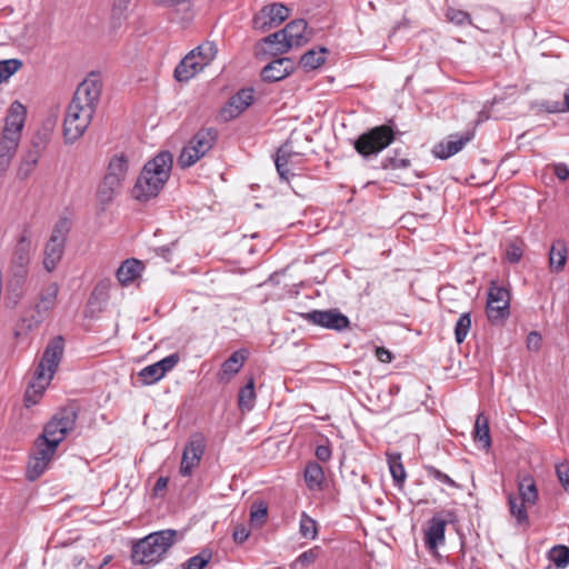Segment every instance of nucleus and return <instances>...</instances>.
Listing matches in <instances>:
<instances>
[{
	"label": "nucleus",
	"mask_w": 569,
	"mask_h": 569,
	"mask_svg": "<svg viewBox=\"0 0 569 569\" xmlns=\"http://www.w3.org/2000/svg\"><path fill=\"white\" fill-rule=\"evenodd\" d=\"M101 80L91 73L77 88L63 122L66 142L80 139L96 113L101 94Z\"/></svg>",
	"instance_id": "obj_1"
},
{
	"label": "nucleus",
	"mask_w": 569,
	"mask_h": 569,
	"mask_svg": "<svg viewBox=\"0 0 569 569\" xmlns=\"http://www.w3.org/2000/svg\"><path fill=\"white\" fill-rule=\"evenodd\" d=\"M172 167L173 157L169 151H160L149 159L136 179L131 197L140 203L156 199L169 181Z\"/></svg>",
	"instance_id": "obj_2"
},
{
	"label": "nucleus",
	"mask_w": 569,
	"mask_h": 569,
	"mask_svg": "<svg viewBox=\"0 0 569 569\" xmlns=\"http://www.w3.org/2000/svg\"><path fill=\"white\" fill-rule=\"evenodd\" d=\"M63 350L64 340L61 336L54 337L46 347L42 358L33 373V379L24 393V403L27 407L36 405L41 398L62 359Z\"/></svg>",
	"instance_id": "obj_3"
},
{
	"label": "nucleus",
	"mask_w": 569,
	"mask_h": 569,
	"mask_svg": "<svg viewBox=\"0 0 569 569\" xmlns=\"http://www.w3.org/2000/svg\"><path fill=\"white\" fill-rule=\"evenodd\" d=\"M178 531L166 529L152 532L134 542L131 549V559L138 565H156L173 546Z\"/></svg>",
	"instance_id": "obj_4"
},
{
	"label": "nucleus",
	"mask_w": 569,
	"mask_h": 569,
	"mask_svg": "<svg viewBox=\"0 0 569 569\" xmlns=\"http://www.w3.org/2000/svg\"><path fill=\"white\" fill-rule=\"evenodd\" d=\"M59 289L57 282H50L40 290L34 299V305L21 319L22 329L31 331L50 317L57 305Z\"/></svg>",
	"instance_id": "obj_5"
},
{
	"label": "nucleus",
	"mask_w": 569,
	"mask_h": 569,
	"mask_svg": "<svg viewBox=\"0 0 569 569\" xmlns=\"http://www.w3.org/2000/svg\"><path fill=\"white\" fill-rule=\"evenodd\" d=\"M218 50L213 42L207 41L191 50L176 67L174 78L186 82L203 70L216 57Z\"/></svg>",
	"instance_id": "obj_6"
},
{
	"label": "nucleus",
	"mask_w": 569,
	"mask_h": 569,
	"mask_svg": "<svg viewBox=\"0 0 569 569\" xmlns=\"http://www.w3.org/2000/svg\"><path fill=\"white\" fill-rule=\"evenodd\" d=\"M79 406L76 402L69 403L60 408L48 421L40 435V440L52 442L57 441V446L64 440L67 435L74 429L78 418Z\"/></svg>",
	"instance_id": "obj_7"
},
{
	"label": "nucleus",
	"mask_w": 569,
	"mask_h": 569,
	"mask_svg": "<svg viewBox=\"0 0 569 569\" xmlns=\"http://www.w3.org/2000/svg\"><path fill=\"white\" fill-rule=\"evenodd\" d=\"M70 229L71 221L66 217L56 222L43 252V268L48 272H52L61 261Z\"/></svg>",
	"instance_id": "obj_8"
},
{
	"label": "nucleus",
	"mask_w": 569,
	"mask_h": 569,
	"mask_svg": "<svg viewBox=\"0 0 569 569\" xmlns=\"http://www.w3.org/2000/svg\"><path fill=\"white\" fill-rule=\"evenodd\" d=\"M510 295L503 287L492 284L488 292L486 312L491 322L501 321L509 316Z\"/></svg>",
	"instance_id": "obj_9"
},
{
	"label": "nucleus",
	"mask_w": 569,
	"mask_h": 569,
	"mask_svg": "<svg viewBox=\"0 0 569 569\" xmlns=\"http://www.w3.org/2000/svg\"><path fill=\"white\" fill-rule=\"evenodd\" d=\"M27 117V108L20 101H13L7 112L2 131L6 142H19Z\"/></svg>",
	"instance_id": "obj_10"
},
{
	"label": "nucleus",
	"mask_w": 569,
	"mask_h": 569,
	"mask_svg": "<svg viewBox=\"0 0 569 569\" xmlns=\"http://www.w3.org/2000/svg\"><path fill=\"white\" fill-rule=\"evenodd\" d=\"M289 17V9L282 3L264 6L253 17V27L257 30L268 31L280 26Z\"/></svg>",
	"instance_id": "obj_11"
},
{
	"label": "nucleus",
	"mask_w": 569,
	"mask_h": 569,
	"mask_svg": "<svg viewBox=\"0 0 569 569\" xmlns=\"http://www.w3.org/2000/svg\"><path fill=\"white\" fill-rule=\"evenodd\" d=\"M32 249L31 228L24 224L17 240L12 254V264L17 268L16 276L24 277L27 266L30 262V252Z\"/></svg>",
	"instance_id": "obj_12"
},
{
	"label": "nucleus",
	"mask_w": 569,
	"mask_h": 569,
	"mask_svg": "<svg viewBox=\"0 0 569 569\" xmlns=\"http://www.w3.org/2000/svg\"><path fill=\"white\" fill-rule=\"evenodd\" d=\"M291 144H281L274 157L277 172L282 181L288 182L293 176L292 169L302 162V153L293 151Z\"/></svg>",
	"instance_id": "obj_13"
},
{
	"label": "nucleus",
	"mask_w": 569,
	"mask_h": 569,
	"mask_svg": "<svg viewBox=\"0 0 569 569\" xmlns=\"http://www.w3.org/2000/svg\"><path fill=\"white\" fill-rule=\"evenodd\" d=\"M305 318L315 325L337 331H342L350 325L348 317L337 309L312 310L306 313Z\"/></svg>",
	"instance_id": "obj_14"
},
{
	"label": "nucleus",
	"mask_w": 569,
	"mask_h": 569,
	"mask_svg": "<svg viewBox=\"0 0 569 569\" xmlns=\"http://www.w3.org/2000/svg\"><path fill=\"white\" fill-rule=\"evenodd\" d=\"M204 439L201 436H194L187 443L181 459L180 473L183 477H189L196 467L199 466L201 458L204 453Z\"/></svg>",
	"instance_id": "obj_15"
},
{
	"label": "nucleus",
	"mask_w": 569,
	"mask_h": 569,
	"mask_svg": "<svg viewBox=\"0 0 569 569\" xmlns=\"http://www.w3.org/2000/svg\"><path fill=\"white\" fill-rule=\"evenodd\" d=\"M253 102V89L244 88L233 94L219 112L222 121H230L240 116Z\"/></svg>",
	"instance_id": "obj_16"
},
{
	"label": "nucleus",
	"mask_w": 569,
	"mask_h": 569,
	"mask_svg": "<svg viewBox=\"0 0 569 569\" xmlns=\"http://www.w3.org/2000/svg\"><path fill=\"white\" fill-rule=\"evenodd\" d=\"M307 22L303 19H296L290 21L282 31L286 36V41L282 51H289L293 47H301L308 42L305 32L307 30Z\"/></svg>",
	"instance_id": "obj_17"
},
{
	"label": "nucleus",
	"mask_w": 569,
	"mask_h": 569,
	"mask_svg": "<svg viewBox=\"0 0 569 569\" xmlns=\"http://www.w3.org/2000/svg\"><path fill=\"white\" fill-rule=\"evenodd\" d=\"M295 70V63L290 58H278L268 63L261 72L264 81L276 82L284 79Z\"/></svg>",
	"instance_id": "obj_18"
},
{
	"label": "nucleus",
	"mask_w": 569,
	"mask_h": 569,
	"mask_svg": "<svg viewBox=\"0 0 569 569\" xmlns=\"http://www.w3.org/2000/svg\"><path fill=\"white\" fill-rule=\"evenodd\" d=\"M247 350L240 349L226 359L219 372L217 373V379L219 382H229L232 377H234L243 367L244 361L247 359Z\"/></svg>",
	"instance_id": "obj_19"
},
{
	"label": "nucleus",
	"mask_w": 569,
	"mask_h": 569,
	"mask_svg": "<svg viewBox=\"0 0 569 569\" xmlns=\"http://www.w3.org/2000/svg\"><path fill=\"white\" fill-rule=\"evenodd\" d=\"M122 184L123 182L119 178L104 174L97 188L96 196L98 202L103 207L109 206L120 193Z\"/></svg>",
	"instance_id": "obj_20"
},
{
	"label": "nucleus",
	"mask_w": 569,
	"mask_h": 569,
	"mask_svg": "<svg viewBox=\"0 0 569 569\" xmlns=\"http://www.w3.org/2000/svg\"><path fill=\"white\" fill-rule=\"evenodd\" d=\"M447 521L439 515L433 516L428 521V528L425 535V543L430 550H435L445 542V531Z\"/></svg>",
	"instance_id": "obj_21"
},
{
	"label": "nucleus",
	"mask_w": 569,
	"mask_h": 569,
	"mask_svg": "<svg viewBox=\"0 0 569 569\" xmlns=\"http://www.w3.org/2000/svg\"><path fill=\"white\" fill-rule=\"evenodd\" d=\"M212 144H184L177 163L181 169H188L203 158L211 149Z\"/></svg>",
	"instance_id": "obj_22"
},
{
	"label": "nucleus",
	"mask_w": 569,
	"mask_h": 569,
	"mask_svg": "<svg viewBox=\"0 0 569 569\" xmlns=\"http://www.w3.org/2000/svg\"><path fill=\"white\" fill-rule=\"evenodd\" d=\"M400 134L401 133L399 131H395L391 126L382 124L372 128L352 142H393L399 139Z\"/></svg>",
	"instance_id": "obj_23"
},
{
	"label": "nucleus",
	"mask_w": 569,
	"mask_h": 569,
	"mask_svg": "<svg viewBox=\"0 0 569 569\" xmlns=\"http://www.w3.org/2000/svg\"><path fill=\"white\" fill-rule=\"evenodd\" d=\"M568 259V247L567 242L559 238L556 239L549 250V269L551 272H561L567 263Z\"/></svg>",
	"instance_id": "obj_24"
},
{
	"label": "nucleus",
	"mask_w": 569,
	"mask_h": 569,
	"mask_svg": "<svg viewBox=\"0 0 569 569\" xmlns=\"http://www.w3.org/2000/svg\"><path fill=\"white\" fill-rule=\"evenodd\" d=\"M143 269L142 263L137 259H128L117 270V279L123 286L134 281Z\"/></svg>",
	"instance_id": "obj_25"
},
{
	"label": "nucleus",
	"mask_w": 569,
	"mask_h": 569,
	"mask_svg": "<svg viewBox=\"0 0 569 569\" xmlns=\"http://www.w3.org/2000/svg\"><path fill=\"white\" fill-rule=\"evenodd\" d=\"M129 171V157L124 152L113 154L108 163L106 176L119 178L121 182L124 181Z\"/></svg>",
	"instance_id": "obj_26"
},
{
	"label": "nucleus",
	"mask_w": 569,
	"mask_h": 569,
	"mask_svg": "<svg viewBox=\"0 0 569 569\" xmlns=\"http://www.w3.org/2000/svg\"><path fill=\"white\" fill-rule=\"evenodd\" d=\"M305 481L310 490H320L325 481V472L318 462H309L305 469Z\"/></svg>",
	"instance_id": "obj_27"
},
{
	"label": "nucleus",
	"mask_w": 569,
	"mask_h": 569,
	"mask_svg": "<svg viewBox=\"0 0 569 569\" xmlns=\"http://www.w3.org/2000/svg\"><path fill=\"white\" fill-rule=\"evenodd\" d=\"M473 439L486 449L491 446L489 422L488 418L483 413H479L476 418Z\"/></svg>",
	"instance_id": "obj_28"
},
{
	"label": "nucleus",
	"mask_w": 569,
	"mask_h": 569,
	"mask_svg": "<svg viewBox=\"0 0 569 569\" xmlns=\"http://www.w3.org/2000/svg\"><path fill=\"white\" fill-rule=\"evenodd\" d=\"M518 489L520 493L519 499L522 502H526L528 506H533L537 502L538 490L533 479L530 476H526L519 481Z\"/></svg>",
	"instance_id": "obj_29"
},
{
	"label": "nucleus",
	"mask_w": 569,
	"mask_h": 569,
	"mask_svg": "<svg viewBox=\"0 0 569 569\" xmlns=\"http://www.w3.org/2000/svg\"><path fill=\"white\" fill-rule=\"evenodd\" d=\"M256 391L254 379L251 377L248 382L240 389L238 395L239 408L244 411H250L254 406Z\"/></svg>",
	"instance_id": "obj_30"
},
{
	"label": "nucleus",
	"mask_w": 569,
	"mask_h": 569,
	"mask_svg": "<svg viewBox=\"0 0 569 569\" xmlns=\"http://www.w3.org/2000/svg\"><path fill=\"white\" fill-rule=\"evenodd\" d=\"M388 465L395 485L401 487L406 480V470L400 453H389Z\"/></svg>",
	"instance_id": "obj_31"
},
{
	"label": "nucleus",
	"mask_w": 569,
	"mask_h": 569,
	"mask_svg": "<svg viewBox=\"0 0 569 569\" xmlns=\"http://www.w3.org/2000/svg\"><path fill=\"white\" fill-rule=\"evenodd\" d=\"M327 53L326 48L319 50L311 49L302 54L300 64L307 70H313L319 68L326 61L325 54Z\"/></svg>",
	"instance_id": "obj_32"
},
{
	"label": "nucleus",
	"mask_w": 569,
	"mask_h": 569,
	"mask_svg": "<svg viewBox=\"0 0 569 569\" xmlns=\"http://www.w3.org/2000/svg\"><path fill=\"white\" fill-rule=\"evenodd\" d=\"M509 510L512 517L516 518L519 525L528 523V513L526 510V502H522L518 497L510 495L508 497Z\"/></svg>",
	"instance_id": "obj_33"
},
{
	"label": "nucleus",
	"mask_w": 569,
	"mask_h": 569,
	"mask_svg": "<svg viewBox=\"0 0 569 569\" xmlns=\"http://www.w3.org/2000/svg\"><path fill=\"white\" fill-rule=\"evenodd\" d=\"M471 328V316L469 312H463L458 318L455 326V339L458 345L462 343Z\"/></svg>",
	"instance_id": "obj_34"
},
{
	"label": "nucleus",
	"mask_w": 569,
	"mask_h": 569,
	"mask_svg": "<svg viewBox=\"0 0 569 569\" xmlns=\"http://www.w3.org/2000/svg\"><path fill=\"white\" fill-rule=\"evenodd\" d=\"M212 552L210 549H202L198 555L189 558L181 565L182 569H203L211 560Z\"/></svg>",
	"instance_id": "obj_35"
},
{
	"label": "nucleus",
	"mask_w": 569,
	"mask_h": 569,
	"mask_svg": "<svg viewBox=\"0 0 569 569\" xmlns=\"http://www.w3.org/2000/svg\"><path fill=\"white\" fill-rule=\"evenodd\" d=\"M48 465L49 462L43 460V458L32 455L28 462L27 478L30 481L37 480L44 472Z\"/></svg>",
	"instance_id": "obj_36"
},
{
	"label": "nucleus",
	"mask_w": 569,
	"mask_h": 569,
	"mask_svg": "<svg viewBox=\"0 0 569 569\" xmlns=\"http://www.w3.org/2000/svg\"><path fill=\"white\" fill-rule=\"evenodd\" d=\"M549 559L558 568H566L569 565V548L563 545H558L549 551Z\"/></svg>",
	"instance_id": "obj_37"
},
{
	"label": "nucleus",
	"mask_w": 569,
	"mask_h": 569,
	"mask_svg": "<svg viewBox=\"0 0 569 569\" xmlns=\"http://www.w3.org/2000/svg\"><path fill=\"white\" fill-rule=\"evenodd\" d=\"M57 441L53 440L52 442L40 440V437L37 440V451L33 453L34 456H38L39 458H43L47 462H50L53 458L56 451H57Z\"/></svg>",
	"instance_id": "obj_38"
},
{
	"label": "nucleus",
	"mask_w": 569,
	"mask_h": 569,
	"mask_svg": "<svg viewBox=\"0 0 569 569\" xmlns=\"http://www.w3.org/2000/svg\"><path fill=\"white\" fill-rule=\"evenodd\" d=\"M465 144H433L431 153L441 160H446L462 150Z\"/></svg>",
	"instance_id": "obj_39"
},
{
	"label": "nucleus",
	"mask_w": 569,
	"mask_h": 569,
	"mask_svg": "<svg viewBox=\"0 0 569 569\" xmlns=\"http://www.w3.org/2000/svg\"><path fill=\"white\" fill-rule=\"evenodd\" d=\"M138 376L143 385H152L163 378V375L161 373L157 363L144 367L140 370Z\"/></svg>",
	"instance_id": "obj_40"
},
{
	"label": "nucleus",
	"mask_w": 569,
	"mask_h": 569,
	"mask_svg": "<svg viewBox=\"0 0 569 569\" xmlns=\"http://www.w3.org/2000/svg\"><path fill=\"white\" fill-rule=\"evenodd\" d=\"M409 166L410 160L407 157H402L399 151H395L392 157H386L380 162V167L383 169H406Z\"/></svg>",
	"instance_id": "obj_41"
},
{
	"label": "nucleus",
	"mask_w": 569,
	"mask_h": 569,
	"mask_svg": "<svg viewBox=\"0 0 569 569\" xmlns=\"http://www.w3.org/2000/svg\"><path fill=\"white\" fill-rule=\"evenodd\" d=\"M22 67L19 59H8L0 61V83L8 80Z\"/></svg>",
	"instance_id": "obj_42"
},
{
	"label": "nucleus",
	"mask_w": 569,
	"mask_h": 569,
	"mask_svg": "<svg viewBox=\"0 0 569 569\" xmlns=\"http://www.w3.org/2000/svg\"><path fill=\"white\" fill-rule=\"evenodd\" d=\"M300 533L306 539H315L318 533L316 520L307 516L305 512L300 520Z\"/></svg>",
	"instance_id": "obj_43"
},
{
	"label": "nucleus",
	"mask_w": 569,
	"mask_h": 569,
	"mask_svg": "<svg viewBox=\"0 0 569 569\" xmlns=\"http://www.w3.org/2000/svg\"><path fill=\"white\" fill-rule=\"evenodd\" d=\"M18 144H0V173L7 171Z\"/></svg>",
	"instance_id": "obj_44"
},
{
	"label": "nucleus",
	"mask_w": 569,
	"mask_h": 569,
	"mask_svg": "<svg viewBox=\"0 0 569 569\" xmlns=\"http://www.w3.org/2000/svg\"><path fill=\"white\" fill-rule=\"evenodd\" d=\"M388 146L389 144H353L357 152L367 160L377 157Z\"/></svg>",
	"instance_id": "obj_45"
},
{
	"label": "nucleus",
	"mask_w": 569,
	"mask_h": 569,
	"mask_svg": "<svg viewBox=\"0 0 569 569\" xmlns=\"http://www.w3.org/2000/svg\"><path fill=\"white\" fill-rule=\"evenodd\" d=\"M425 469L427 471L428 477H431L435 480H438L439 482L445 483L451 488H459V485L453 479H451L447 473L440 471L436 467L426 466Z\"/></svg>",
	"instance_id": "obj_46"
},
{
	"label": "nucleus",
	"mask_w": 569,
	"mask_h": 569,
	"mask_svg": "<svg viewBox=\"0 0 569 569\" xmlns=\"http://www.w3.org/2000/svg\"><path fill=\"white\" fill-rule=\"evenodd\" d=\"M268 508L264 503L253 505L250 513L251 523L256 527H261L267 518Z\"/></svg>",
	"instance_id": "obj_47"
},
{
	"label": "nucleus",
	"mask_w": 569,
	"mask_h": 569,
	"mask_svg": "<svg viewBox=\"0 0 569 569\" xmlns=\"http://www.w3.org/2000/svg\"><path fill=\"white\" fill-rule=\"evenodd\" d=\"M263 41L266 43L274 46V53L282 54V53L287 52V51H282L284 42H287L284 32L282 30L269 34L268 37H266L263 39Z\"/></svg>",
	"instance_id": "obj_48"
},
{
	"label": "nucleus",
	"mask_w": 569,
	"mask_h": 569,
	"mask_svg": "<svg viewBox=\"0 0 569 569\" xmlns=\"http://www.w3.org/2000/svg\"><path fill=\"white\" fill-rule=\"evenodd\" d=\"M447 18L449 21L457 26H465L471 23L470 14L462 10L449 9L447 11Z\"/></svg>",
	"instance_id": "obj_49"
},
{
	"label": "nucleus",
	"mask_w": 569,
	"mask_h": 569,
	"mask_svg": "<svg viewBox=\"0 0 569 569\" xmlns=\"http://www.w3.org/2000/svg\"><path fill=\"white\" fill-rule=\"evenodd\" d=\"M180 357L178 353H171L160 361L156 362L161 373L164 376L168 371L172 370L179 362Z\"/></svg>",
	"instance_id": "obj_50"
},
{
	"label": "nucleus",
	"mask_w": 569,
	"mask_h": 569,
	"mask_svg": "<svg viewBox=\"0 0 569 569\" xmlns=\"http://www.w3.org/2000/svg\"><path fill=\"white\" fill-rule=\"evenodd\" d=\"M557 477L563 489L569 492V463L562 462L556 467Z\"/></svg>",
	"instance_id": "obj_51"
},
{
	"label": "nucleus",
	"mask_w": 569,
	"mask_h": 569,
	"mask_svg": "<svg viewBox=\"0 0 569 569\" xmlns=\"http://www.w3.org/2000/svg\"><path fill=\"white\" fill-rule=\"evenodd\" d=\"M537 107L539 108V110L546 111V112H549V113L563 112L562 111V103H561V101L541 100V101L537 102Z\"/></svg>",
	"instance_id": "obj_52"
},
{
	"label": "nucleus",
	"mask_w": 569,
	"mask_h": 569,
	"mask_svg": "<svg viewBox=\"0 0 569 569\" xmlns=\"http://www.w3.org/2000/svg\"><path fill=\"white\" fill-rule=\"evenodd\" d=\"M523 251L520 246L515 242L508 244L506 249V259L511 263H517L520 261Z\"/></svg>",
	"instance_id": "obj_53"
},
{
	"label": "nucleus",
	"mask_w": 569,
	"mask_h": 569,
	"mask_svg": "<svg viewBox=\"0 0 569 569\" xmlns=\"http://www.w3.org/2000/svg\"><path fill=\"white\" fill-rule=\"evenodd\" d=\"M319 548H312L307 551H303L299 557L297 558L296 562L301 563L303 566H309L313 563L318 557Z\"/></svg>",
	"instance_id": "obj_54"
},
{
	"label": "nucleus",
	"mask_w": 569,
	"mask_h": 569,
	"mask_svg": "<svg viewBox=\"0 0 569 569\" xmlns=\"http://www.w3.org/2000/svg\"><path fill=\"white\" fill-rule=\"evenodd\" d=\"M217 130L213 129V128H209V129H206V130H201L199 131L194 137H193V140L191 142H198V143H201V142H207L208 140H217Z\"/></svg>",
	"instance_id": "obj_55"
},
{
	"label": "nucleus",
	"mask_w": 569,
	"mask_h": 569,
	"mask_svg": "<svg viewBox=\"0 0 569 569\" xmlns=\"http://www.w3.org/2000/svg\"><path fill=\"white\" fill-rule=\"evenodd\" d=\"M177 242H172L170 246H161L156 249V253L162 257L167 262L172 261V251L176 248Z\"/></svg>",
	"instance_id": "obj_56"
},
{
	"label": "nucleus",
	"mask_w": 569,
	"mask_h": 569,
	"mask_svg": "<svg viewBox=\"0 0 569 569\" xmlns=\"http://www.w3.org/2000/svg\"><path fill=\"white\" fill-rule=\"evenodd\" d=\"M315 455L321 462H327L331 458V449L328 445H319L316 448Z\"/></svg>",
	"instance_id": "obj_57"
},
{
	"label": "nucleus",
	"mask_w": 569,
	"mask_h": 569,
	"mask_svg": "<svg viewBox=\"0 0 569 569\" xmlns=\"http://www.w3.org/2000/svg\"><path fill=\"white\" fill-rule=\"evenodd\" d=\"M250 531L246 528V526H237L233 531V539L236 542L242 543L248 539Z\"/></svg>",
	"instance_id": "obj_58"
},
{
	"label": "nucleus",
	"mask_w": 569,
	"mask_h": 569,
	"mask_svg": "<svg viewBox=\"0 0 569 569\" xmlns=\"http://www.w3.org/2000/svg\"><path fill=\"white\" fill-rule=\"evenodd\" d=\"M376 357L381 362H391L392 359H393L392 353L388 349H386L383 347H377L376 348Z\"/></svg>",
	"instance_id": "obj_59"
},
{
	"label": "nucleus",
	"mask_w": 569,
	"mask_h": 569,
	"mask_svg": "<svg viewBox=\"0 0 569 569\" xmlns=\"http://www.w3.org/2000/svg\"><path fill=\"white\" fill-rule=\"evenodd\" d=\"M553 171L557 178L560 179L561 181H565L569 178V169L565 163L555 164Z\"/></svg>",
	"instance_id": "obj_60"
},
{
	"label": "nucleus",
	"mask_w": 569,
	"mask_h": 569,
	"mask_svg": "<svg viewBox=\"0 0 569 569\" xmlns=\"http://www.w3.org/2000/svg\"><path fill=\"white\" fill-rule=\"evenodd\" d=\"M541 343V336L535 331L530 332L527 338V345L530 349H538Z\"/></svg>",
	"instance_id": "obj_61"
},
{
	"label": "nucleus",
	"mask_w": 569,
	"mask_h": 569,
	"mask_svg": "<svg viewBox=\"0 0 569 569\" xmlns=\"http://www.w3.org/2000/svg\"><path fill=\"white\" fill-rule=\"evenodd\" d=\"M39 156L40 153L37 149H30L27 156L24 157L22 163L34 167L38 162Z\"/></svg>",
	"instance_id": "obj_62"
},
{
	"label": "nucleus",
	"mask_w": 569,
	"mask_h": 569,
	"mask_svg": "<svg viewBox=\"0 0 569 569\" xmlns=\"http://www.w3.org/2000/svg\"><path fill=\"white\" fill-rule=\"evenodd\" d=\"M131 0H114L113 2V13L122 16V13L128 9Z\"/></svg>",
	"instance_id": "obj_63"
},
{
	"label": "nucleus",
	"mask_w": 569,
	"mask_h": 569,
	"mask_svg": "<svg viewBox=\"0 0 569 569\" xmlns=\"http://www.w3.org/2000/svg\"><path fill=\"white\" fill-rule=\"evenodd\" d=\"M168 481L169 480L166 477L158 478V480L156 481L154 487H153L154 493L157 495L160 491L164 490L168 486Z\"/></svg>",
	"instance_id": "obj_64"
}]
</instances>
